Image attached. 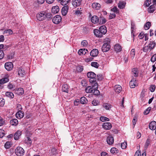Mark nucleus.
I'll list each match as a JSON object with an SVG mask.
<instances>
[{"label":"nucleus","mask_w":156,"mask_h":156,"mask_svg":"<svg viewBox=\"0 0 156 156\" xmlns=\"http://www.w3.org/2000/svg\"><path fill=\"white\" fill-rule=\"evenodd\" d=\"M87 77L90 78L89 81L91 83H94V87H96L98 83L96 82L97 79L96 74L92 72H88L87 74Z\"/></svg>","instance_id":"obj_1"},{"label":"nucleus","mask_w":156,"mask_h":156,"mask_svg":"<svg viewBox=\"0 0 156 156\" xmlns=\"http://www.w3.org/2000/svg\"><path fill=\"white\" fill-rule=\"evenodd\" d=\"M16 154L18 156H22L24 153V149L20 147H17L15 151Z\"/></svg>","instance_id":"obj_2"},{"label":"nucleus","mask_w":156,"mask_h":156,"mask_svg":"<svg viewBox=\"0 0 156 156\" xmlns=\"http://www.w3.org/2000/svg\"><path fill=\"white\" fill-rule=\"evenodd\" d=\"M94 33L95 36L98 37H102L103 35H104V34H102L101 29H100V27L99 28L98 30H94Z\"/></svg>","instance_id":"obj_3"},{"label":"nucleus","mask_w":156,"mask_h":156,"mask_svg":"<svg viewBox=\"0 0 156 156\" xmlns=\"http://www.w3.org/2000/svg\"><path fill=\"white\" fill-rule=\"evenodd\" d=\"M45 12L42 11L37 14V18L39 21H42L45 19Z\"/></svg>","instance_id":"obj_4"},{"label":"nucleus","mask_w":156,"mask_h":156,"mask_svg":"<svg viewBox=\"0 0 156 156\" xmlns=\"http://www.w3.org/2000/svg\"><path fill=\"white\" fill-rule=\"evenodd\" d=\"M92 86H88L85 89V91L86 93H92L94 89H95L96 88H98V85H97V87H94V83L93 84L91 83Z\"/></svg>","instance_id":"obj_5"},{"label":"nucleus","mask_w":156,"mask_h":156,"mask_svg":"<svg viewBox=\"0 0 156 156\" xmlns=\"http://www.w3.org/2000/svg\"><path fill=\"white\" fill-rule=\"evenodd\" d=\"M62 17L61 16L57 15L54 17L52 19L53 23L56 24H58L61 21Z\"/></svg>","instance_id":"obj_6"},{"label":"nucleus","mask_w":156,"mask_h":156,"mask_svg":"<svg viewBox=\"0 0 156 156\" xmlns=\"http://www.w3.org/2000/svg\"><path fill=\"white\" fill-rule=\"evenodd\" d=\"M5 69L8 71L11 70L13 67V65L12 62H6L5 65Z\"/></svg>","instance_id":"obj_7"},{"label":"nucleus","mask_w":156,"mask_h":156,"mask_svg":"<svg viewBox=\"0 0 156 156\" xmlns=\"http://www.w3.org/2000/svg\"><path fill=\"white\" fill-rule=\"evenodd\" d=\"M110 48V44H104L102 47V50L103 52H106L109 50Z\"/></svg>","instance_id":"obj_8"},{"label":"nucleus","mask_w":156,"mask_h":156,"mask_svg":"<svg viewBox=\"0 0 156 156\" xmlns=\"http://www.w3.org/2000/svg\"><path fill=\"white\" fill-rule=\"evenodd\" d=\"M83 0H73L72 2V4L73 6L76 8L80 6L81 4V2Z\"/></svg>","instance_id":"obj_9"},{"label":"nucleus","mask_w":156,"mask_h":156,"mask_svg":"<svg viewBox=\"0 0 156 156\" xmlns=\"http://www.w3.org/2000/svg\"><path fill=\"white\" fill-rule=\"evenodd\" d=\"M133 78L129 82V86L131 88H134L137 86L136 79Z\"/></svg>","instance_id":"obj_10"},{"label":"nucleus","mask_w":156,"mask_h":156,"mask_svg":"<svg viewBox=\"0 0 156 156\" xmlns=\"http://www.w3.org/2000/svg\"><path fill=\"white\" fill-rule=\"evenodd\" d=\"M149 128L151 130L156 129V122L155 121L151 122L149 124Z\"/></svg>","instance_id":"obj_11"},{"label":"nucleus","mask_w":156,"mask_h":156,"mask_svg":"<svg viewBox=\"0 0 156 156\" xmlns=\"http://www.w3.org/2000/svg\"><path fill=\"white\" fill-rule=\"evenodd\" d=\"M103 127L105 129H110L112 127V125L110 122H105L102 125Z\"/></svg>","instance_id":"obj_12"},{"label":"nucleus","mask_w":156,"mask_h":156,"mask_svg":"<svg viewBox=\"0 0 156 156\" xmlns=\"http://www.w3.org/2000/svg\"><path fill=\"white\" fill-rule=\"evenodd\" d=\"M98 54V51L96 49H94L92 50L90 53V55L93 57L97 56Z\"/></svg>","instance_id":"obj_13"},{"label":"nucleus","mask_w":156,"mask_h":156,"mask_svg":"<svg viewBox=\"0 0 156 156\" xmlns=\"http://www.w3.org/2000/svg\"><path fill=\"white\" fill-rule=\"evenodd\" d=\"M106 141L108 144L111 145L113 143L114 140L112 136L109 135L107 137Z\"/></svg>","instance_id":"obj_14"},{"label":"nucleus","mask_w":156,"mask_h":156,"mask_svg":"<svg viewBox=\"0 0 156 156\" xmlns=\"http://www.w3.org/2000/svg\"><path fill=\"white\" fill-rule=\"evenodd\" d=\"M24 116V112L20 110H19L16 114V116L18 119H21Z\"/></svg>","instance_id":"obj_15"},{"label":"nucleus","mask_w":156,"mask_h":156,"mask_svg":"<svg viewBox=\"0 0 156 156\" xmlns=\"http://www.w3.org/2000/svg\"><path fill=\"white\" fill-rule=\"evenodd\" d=\"M18 74L21 77H24L25 75L24 70L22 68H20L18 71Z\"/></svg>","instance_id":"obj_16"},{"label":"nucleus","mask_w":156,"mask_h":156,"mask_svg":"<svg viewBox=\"0 0 156 156\" xmlns=\"http://www.w3.org/2000/svg\"><path fill=\"white\" fill-rule=\"evenodd\" d=\"M69 7L67 5L63 7L62 9V13L63 16H65L67 13Z\"/></svg>","instance_id":"obj_17"},{"label":"nucleus","mask_w":156,"mask_h":156,"mask_svg":"<svg viewBox=\"0 0 156 156\" xmlns=\"http://www.w3.org/2000/svg\"><path fill=\"white\" fill-rule=\"evenodd\" d=\"M91 22L94 23H96L99 21V19L98 16H93L91 19Z\"/></svg>","instance_id":"obj_18"},{"label":"nucleus","mask_w":156,"mask_h":156,"mask_svg":"<svg viewBox=\"0 0 156 156\" xmlns=\"http://www.w3.org/2000/svg\"><path fill=\"white\" fill-rule=\"evenodd\" d=\"M59 10V8L58 6H55L52 7L51 9V12L52 13L56 14L57 13Z\"/></svg>","instance_id":"obj_19"},{"label":"nucleus","mask_w":156,"mask_h":156,"mask_svg":"<svg viewBox=\"0 0 156 156\" xmlns=\"http://www.w3.org/2000/svg\"><path fill=\"white\" fill-rule=\"evenodd\" d=\"M114 90L117 93H119L122 90L121 87L119 85H116L115 86Z\"/></svg>","instance_id":"obj_20"},{"label":"nucleus","mask_w":156,"mask_h":156,"mask_svg":"<svg viewBox=\"0 0 156 156\" xmlns=\"http://www.w3.org/2000/svg\"><path fill=\"white\" fill-rule=\"evenodd\" d=\"M126 3L123 2H120L118 4V7L121 9L124 8L126 5Z\"/></svg>","instance_id":"obj_21"},{"label":"nucleus","mask_w":156,"mask_h":156,"mask_svg":"<svg viewBox=\"0 0 156 156\" xmlns=\"http://www.w3.org/2000/svg\"><path fill=\"white\" fill-rule=\"evenodd\" d=\"M21 135V132L20 131H16L14 135V139L15 140H18Z\"/></svg>","instance_id":"obj_22"},{"label":"nucleus","mask_w":156,"mask_h":156,"mask_svg":"<svg viewBox=\"0 0 156 156\" xmlns=\"http://www.w3.org/2000/svg\"><path fill=\"white\" fill-rule=\"evenodd\" d=\"M132 72L133 76L136 77L138 76V72L137 69L136 68H134L132 69Z\"/></svg>","instance_id":"obj_23"},{"label":"nucleus","mask_w":156,"mask_h":156,"mask_svg":"<svg viewBox=\"0 0 156 156\" xmlns=\"http://www.w3.org/2000/svg\"><path fill=\"white\" fill-rule=\"evenodd\" d=\"M10 123L12 126H16L18 124V122L17 119H14L10 120Z\"/></svg>","instance_id":"obj_24"},{"label":"nucleus","mask_w":156,"mask_h":156,"mask_svg":"<svg viewBox=\"0 0 156 156\" xmlns=\"http://www.w3.org/2000/svg\"><path fill=\"white\" fill-rule=\"evenodd\" d=\"M92 6L93 9H99L101 7L100 4L98 3H93L92 4Z\"/></svg>","instance_id":"obj_25"},{"label":"nucleus","mask_w":156,"mask_h":156,"mask_svg":"<svg viewBox=\"0 0 156 156\" xmlns=\"http://www.w3.org/2000/svg\"><path fill=\"white\" fill-rule=\"evenodd\" d=\"M114 49L116 52H120L122 50L121 47L119 44H116L114 46Z\"/></svg>","instance_id":"obj_26"},{"label":"nucleus","mask_w":156,"mask_h":156,"mask_svg":"<svg viewBox=\"0 0 156 156\" xmlns=\"http://www.w3.org/2000/svg\"><path fill=\"white\" fill-rule=\"evenodd\" d=\"M69 90V87L68 85L66 84H64L62 87V90L63 92L67 93Z\"/></svg>","instance_id":"obj_27"},{"label":"nucleus","mask_w":156,"mask_h":156,"mask_svg":"<svg viewBox=\"0 0 156 156\" xmlns=\"http://www.w3.org/2000/svg\"><path fill=\"white\" fill-rule=\"evenodd\" d=\"M87 51V49H80L78 51V54L80 55H84L86 53V51Z\"/></svg>","instance_id":"obj_28"},{"label":"nucleus","mask_w":156,"mask_h":156,"mask_svg":"<svg viewBox=\"0 0 156 156\" xmlns=\"http://www.w3.org/2000/svg\"><path fill=\"white\" fill-rule=\"evenodd\" d=\"M87 102V99L84 97H81L80 99V102L81 104H85Z\"/></svg>","instance_id":"obj_29"},{"label":"nucleus","mask_w":156,"mask_h":156,"mask_svg":"<svg viewBox=\"0 0 156 156\" xmlns=\"http://www.w3.org/2000/svg\"><path fill=\"white\" fill-rule=\"evenodd\" d=\"M5 95L10 98L12 99L14 97V94L10 92H7L5 93Z\"/></svg>","instance_id":"obj_30"},{"label":"nucleus","mask_w":156,"mask_h":156,"mask_svg":"<svg viewBox=\"0 0 156 156\" xmlns=\"http://www.w3.org/2000/svg\"><path fill=\"white\" fill-rule=\"evenodd\" d=\"M13 33V32L12 30L11 29H8L5 30L3 33V34H6L7 35H9L12 34Z\"/></svg>","instance_id":"obj_31"},{"label":"nucleus","mask_w":156,"mask_h":156,"mask_svg":"<svg viewBox=\"0 0 156 156\" xmlns=\"http://www.w3.org/2000/svg\"><path fill=\"white\" fill-rule=\"evenodd\" d=\"M9 79L8 77H5L0 80V83L2 84L7 82L9 81Z\"/></svg>","instance_id":"obj_32"},{"label":"nucleus","mask_w":156,"mask_h":156,"mask_svg":"<svg viewBox=\"0 0 156 156\" xmlns=\"http://www.w3.org/2000/svg\"><path fill=\"white\" fill-rule=\"evenodd\" d=\"M156 45V43L154 42H151L150 44H148V46L150 48V50L153 48Z\"/></svg>","instance_id":"obj_33"},{"label":"nucleus","mask_w":156,"mask_h":156,"mask_svg":"<svg viewBox=\"0 0 156 156\" xmlns=\"http://www.w3.org/2000/svg\"><path fill=\"white\" fill-rule=\"evenodd\" d=\"M155 10V8L154 5H151L148 8V11L150 13L153 12Z\"/></svg>","instance_id":"obj_34"},{"label":"nucleus","mask_w":156,"mask_h":156,"mask_svg":"<svg viewBox=\"0 0 156 156\" xmlns=\"http://www.w3.org/2000/svg\"><path fill=\"white\" fill-rule=\"evenodd\" d=\"M100 29H101V31L102 32V34H104V35L106 34L107 32L106 27L105 26H102L100 27Z\"/></svg>","instance_id":"obj_35"},{"label":"nucleus","mask_w":156,"mask_h":156,"mask_svg":"<svg viewBox=\"0 0 156 156\" xmlns=\"http://www.w3.org/2000/svg\"><path fill=\"white\" fill-rule=\"evenodd\" d=\"M44 13L45 15V19L47 18L48 19H51L52 18V15L51 13L45 12Z\"/></svg>","instance_id":"obj_36"},{"label":"nucleus","mask_w":156,"mask_h":156,"mask_svg":"<svg viewBox=\"0 0 156 156\" xmlns=\"http://www.w3.org/2000/svg\"><path fill=\"white\" fill-rule=\"evenodd\" d=\"M135 51L134 49H132L130 51V58L133 59L135 56Z\"/></svg>","instance_id":"obj_37"},{"label":"nucleus","mask_w":156,"mask_h":156,"mask_svg":"<svg viewBox=\"0 0 156 156\" xmlns=\"http://www.w3.org/2000/svg\"><path fill=\"white\" fill-rule=\"evenodd\" d=\"M99 23L101 24H103L105 23L106 22V20L103 17H101L99 19Z\"/></svg>","instance_id":"obj_38"},{"label":"nucleus","mask_w":156,"mask_h":156,"mask_svg":"<svg viewBox=\"0 0 156 156\" xmlns=\"http://www.w3.org/2000/svg\"><path fill=\"white\" fill-rule=\"evenodd\" d=\"M103 106L106 110H109L111 108V105L108 103H105L103 104Z\"/></svg>","instance_id":"obj_39"},{"label":"nucleus","mask_w":156,"mask_h":156,"mask_svg":"<svg viewBox=\"0 0 156 156\" xmlns=\"http://www.w3.org/2000/svg\"><path fill=\"white\" fill-rule=\"evenodd\" d=\"M15 86L12 83H10V82L7 85V88L10 89L14 90H15Z\"/></svg>","instance_id":"obj_40"},{"label":"nucleus","mask_w":156,"mask_h":156,"mask_svg":"<svg viewBox=\"0 0 156 156\" xmlns=\"http://www.w3.org/2000/svg\"><path fill=\"white\" fill-rule=\"evenodd\" d=\"M151 26V23L150 22H147L144 26V28L145 30H148Z\"/></svg>","instance_id":"obj_41"},{"label":"nucleus","mask_w":156,"mask_h":156,"mask_svg":"<svg viewBox=\"0 0 156 156\" xmlns=\"http://www.w3.org/2000/svg\"><path fill=\"white\" fill-rule=\"evenodd\" d=\"M118 151V150L115 147L112 148L110 150L111 153L113 154L117 153Z\"/></svg>","instance_id":"obj_42"},{"label":"nucleus","mask_w":156,"mask_h":156,"mask_svg":"<svg viewBox=\"0 0 156 156\" xmlns=\"http://www.w3.org/2000/svg\"><path fill=\"white\" fill-rule=\"evenodd\" d=\"M11 146V143L9 141H7L4 145L6 149H9Z\"/></svg>","instance_id":"obj_43"},{"label":"nucleus","mask_w":156,"mask_h":156,"mask_svg":"<svg viewBox=\"0 0 156 156\" xmlns=\"http://www.w3.org/2000/svg\"><path fill=\"white\" fill-rule=\"evenodd\" d=\"M100 120L102 122L108 121L109 120V119L108 118L104 116L101 117Z\"/></svg>","instance_id":"obj_44"},{"label":"nucleus","mask_w":156,"mask_h":156,"mask_svg":"<svg viewBox=\"0 0 156 156\" xmlns=\"http://www.w3.org/2000/svg\"><path fill=\"white\" fill-rule=\"evenodd\" d=\"M150 140L148 138L146 141L145 144L144 145V148L145 149H147L150 143Z\"/></svg>","instance_id":"obj_45"},{"label":"nucleus","mask_w":156,"mask_h":156,"mask_svg":"<svg viewBox=\"0 0 156 156\" xmlns=\"http://www.w3.org/2000/svg\"><path fill=\"white\" fill-rule=\"evenodd\" d=\"M70 0H62L60 2L61 4L63 5H66L69 2Z\"/></svg>","instance_id":"obj_46"},{"label":"nucleus","mask_w":156,"mask_h":156,"mask_svg":"<svg viewBox=\"0 0 156 156\" xmlns=\"http://www.w3.org/2000/svg\"><path fill=\"white\" fill-rule=\"evenodd\" d=\"M91 65L92 66L97 68L99 66V64L96 62H92L91 63Z\"/></svg>","instance_id":"obj_47"},{"label":"nucleus","mask_w":156,"mask_h":156,"mask_svg":"<svg viewBox=\"0 0 156 156\" xmlns=\"http://www.w3.org/2000/svg\"><path fill=\"white\" fill-rule=\"evenodd\" d=\"M83 67L81 66H79L77 67L76 70L78 72H81L83 70Z\"/></svg>","instance_id":"obj_48"},{"label":"nucleus","mask_w":156,"mask_h":156,"mask_svg":"<svg viewBox=\"0 0 156 156\" xmlns=\"http://www.w3.org/2000/svg\"><path fill=\"white\" fill-rule=\"evenodd\" d=\"M98 87L94 89L92 93L95 95H98L100 94L99 91L97 90Z\"/></svg>","instance_id":"obj_49"},{"label":"nucleus","mask_w":156,"mask_h":156,"mask_svg":"<svg viewBox=\"0 0 156 156\" xmlns=\"http://www.w3.org/2000/svg\"><path fill=\"white\" fill-rule=\"evenodd\" d=\"M127 146V142H124L121 144V147L122 149L126 148Z\"/></svg>","instance_id":"obj_50"},{"label":"nucleus","mask_w":156,"mask_h":156,"mask_svg":"<svg viewBox=\"0 0 156 156\" xmlns=\"http://www.w3.org/2000/svg\"><path fill=\"white\" fill-rule=\"evenodd\" d=\"M111 10L116 13H119V10L116 6H114L113 8L111 9Z\"/></svg>","instance_id":"obj_51"},{"label":"nucleus","mask_w":156,"mask_h":156,"mask_svg":"<svg viewBox=\"0 0 156 156\" xmlns=\"http://www.w3.org/2000/svg\"><path fill=\"white\" fill-rule=\"evenodd\" d=\"M81 8H80V10H77L75 12V14L78 16L81 14L82 13V10H81Z\"/></svg>","instance_id":"obj_52"},{"label":"nucleus","mask_w":156,"mask_h":156,"mask_svg":"<svg viewBox=\"0 0 156 156\" xmlns=\"http://www.w3.org/2000/svg\"><path fill=\"white\" fill-rule=\"evenodd\" d=\"M5 134V131L2 129H0V138L3 137Z\"/></svg>","instance_id":"obj_53"},{"label":"nucleus","mask_w":156,"mask_h":156,"mask_svg":"<svg viewBox=\"0 0 156 156\" xmlns=\"http://www.w3.org/2000/svg\"><path fill=\"white\" fill-rule=\"evenodd\" d=\"M135 27V23L133 22L132 21L131 22V34L133 33V30L134 29Z\"/></svg>","instance_id":"obj_54"},{"label":"nucleus","mask_w":156,"mask_h":156,"mask_svg":"<svg viewBox=\"0 0 156 156\" xmlns=\"http://www.w3.org/2000/svg\"><path fill=\"white\" fill-rule=\"evenodd\" d=\"M151 110V108L149 107L146 109L144 112V113L145 115L148 114Z\"/></svg>","instance_id":"obj_55"},{"label":"nucleus","mask_w":156,"mask_h":156,"mask_svg":"<svg viewBox=\"0 0 156 156\" xmlns=\"http://www.w3.org/2000/svg\"><path fill=\"white\" fill-rule=\"evenodd\" d=\"M5 124V120L2 117L0 116V126Z\"/></svg>","instance_id":"obj_56"},{"label":"nucleus","mask_w":156,"mask_h":156,"mask_svg":"<svg viewBox=\"0 0 156 156\" xmlns=\"http://www.w3.org/2000/svg\"><path fill=\"white\" fill-rule=\"evenodd\" d=\"M17 90L18 91V92L19 93V94H20L21 95H22L24 93V90L23 88H19Z\"/></svg>","instance_id":"obj_57"},{"label":"nucleus","mask_w":156,"mask_h":156,"mask_svg":"<svg viewBox=\"0 0 156 156\" xmlns=\"http://www.w3.org/2000/svg\"><path fill=\"white\" fill-rule=\"evenodd\" d=\"M151 0H146L144 4L146 7H148L151 3Z\"/></svg>","instance_id":"obj_58"},{"label":"nucleus","mask_w":156,"mask_h":156,"mask_svg":"<svg viewBox=\"0 0 156 156\" xmlns=\"http://www.w3.org/2000/svg\"><path fill=\"white\" fill-rule=\"evenodd\" d=\"M5 104V100L3 98H0V106H3Z\"/></svg>","instance_id":"obj_59"},{"label":"nucleus","mask_w":156,"mask_h":156,"mask_svg":"<svg viewBox=\"0 0 156 156\" xmlns=\"http://www.w3.org/2000/svg\"><path fill=\"white\" fill-rule=\"evenodd\" d=\"M14 55V52L10 53L8 55L7 58L8 59H12L13 58Z\"/></svg>","instance_id":"obj_60"},{"label":"nucleus","mask_w":156,"mask_h":156,"mask_svg":"<svg viewBox=\"0 0 156 156\" xmlns=\"http://www.w3.org/2000/svg\"><path fill=\"white\" fill-rule=\"evenodd\" d=\"M151 60L152 62H154L156 61V54L152 56Z\"/></svg>","instance_id":"obj_61"},{"label":"nucleus","mask_w":156,"mask_h":156,"mask_svg":"<svg viewBox=\"0 0 156 156\" xmlns=\"http://www.w3.org/2000/svg\"><path fill=\"white\" fill-rule=\"evenodd\" d=\"M150 50V48L148 46H145L143 48V51L144 52H146Z\"/></svg>","instance_id":"obj_62"},{"label":"nucleus","mask_w":156,"mask_h":156,"mask_svg":"<svg viewBox=\"0 0 156 156\" xmlns=\"http://www.w3.org/2000/svg\"><path fill=\"white\" fill-rule=\"evenodd\" d=\"M26 143L27 144H30L31 143V141L30 138L28 137H26L25 140Z\"/></svg>","instance_id":"obj_63"},{"label":"nucleus","mask_w":156,"mask_h":156,"mask_svg":"<svg viewBox=\"0 0 156 156\" xmlns=\"http://www.w3.org/2000/svg\"><path fill=\"white\" fill-rule=\"evenodd\" d=\"M97 79L98 80H101L103 79V76L101 74H98L97 75Z\"/></svg>","instance_id":"obj_64"}]
</instances>
